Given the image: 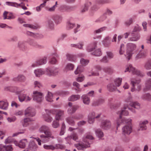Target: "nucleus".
Instances as JSON below:
<instances>
[{
	"label": "nucleus",
	"instance_id": "1",
	"mask_svg": "<svg viewBox=\"0 0 151 151\" xmlns=\"http://www.w3.org/2000/svg\"><path fill=\"white\" fill-rule=\"evenodd\" d=\"M39 131L41 133H44L45 134V135L42 134L40 136L42 142L43 143H46L48 142L50 138H51L52 139L54 138V137L52 136L50 128L47 126H42L39 128Z\"/></svg>",
	"mask_w": 151,
	"mask_h": 151
},
{
	"label": "nucleus",
	"instance_id": "2",
	"mask_svg": "<svg viewBox=\"0 0 151 151\" xmlns=\"http://www.w3.org/2000/svg\"><path fill=\"white\" fill-rule=\"evenodd\" d=\"M128 109L131 110L133 112H135V111L133 109L130 108L128 107V106L124 105V107L121 111L117 112V114L119 115V118L116 121V123L117 125V128L119 127L122 123H124L125 120L127 119L124 118L122 117V115L127 116L128 115V111L126 110Z\"/></svg>",
	"mask_w": 151,
	"mask_h": 151
},
{
	"label": "nucleus",
	"instance_id": "3",
	"mask_svg": "<svg viewBox=\"0 0 151 151\" xmlns=\"http://www.w3.org/2000/svg\"><path fill=\"white\" fill-rule=\"evenodd\" d=\"M93 139V137L91 135H87L83 138V142H80L78 144H76L75 146L79 150L88 147H90V145L92 143L91 140Z\"/></svg>",
	"mask_w": 151,
	"mask_h": 151
},
{
	"label": "nucleus",
	"instance_id": "4",
	"mask_svg": "<svg viewBox=\"0 0 151 151\" xmlns=\"http://www.w3.org/2000/svg\"><path fill=\"white\" fill-rule=\"evenodd\" d=\"M132 119H128L125 120L124 123H122L127 124L122 129V133L125 136L129 135L132 132Z\"/></svg>",
	"mask_w": 151,
	"mask_h": 151
},
{
	"label": "nucleus",
	"instance_id": "5",
	"mask_svg": "<svg viewBox=\"0 0 151 151\" xmlns=\"http://www.w3.org/2000/svg\"><path fill=\"white\" fill-rule=\"evenodd\" d=\"M27 90H24L18 92V98L20 102L24 101L28 102L31 100L32 98L27 93Z\"/></svg>",
	"mask_w": 151,
	"mask_h": 151
},
{
	"label": "nucleus",
	"instance_id": "6",
	"mask_svg": "<svg viewBox=\"0 0 151 151\" xmlns=\"http://www.w3.org/2000/svg\"><path fill=\"white\" fill-rule=\"evenodd\" d=\"M126 48V53L125 56L127 59L129 60L134 53V51L136 50L137 46L134 43H129L127 44Z\"/></svg>",
	"mask_w": 151,
	"mask_h": 151
},
{
	"label": "nucleus",
	"instance_id": "7",
	"mask_svg": "<svg viewBox=\"0 0 151 151\" xmlns=\"http://www.w3.org/2000/svg\"><path fill=\"white\" fill-rule=\"evenodd\" d=\"M127 71L132 73L133 75H135L140 77H143L144 76L143 73L135 69L131 64L127 66L124 72H126Z\"/></svg>",
	"mask_w": 151,
	"mask_h": 151
},
{
	"label": "nucleus",
	"instance_id": "8",
	"mask_svg": "<svg viewBox=\"0 0 151 151\" xmlns=\"http://www.w3.org/2000/svg\"><path fill=\"white\" fill-rule=\"evenodd\" d=\"M125 102L126 104L124 105L128 106V105L131 106L134 108L137 109H139L140 107L139 104L137 102H133L132 97L129 96L125 100Z\"/></svg>",
	"mask_w": 151,
	"mask_h": 151
},
{
	"label": "nucleus",
	"instance_id": "9",
	"mask_svg": "<svg viewBox=\"0 0 151 151\" xmlns=\"http://www.w3.org/2000/svg\"><path fill=\"white\" fill-rule=\"evenodd\" d=\"M140 81L139 80H131V84L132 85L133 87L131 88L132 92H134L135 91H140L141 89V86L139 84Z\"/></svg>",
	"mask_w": 151,
	"mask_h": 151
},
{
	"label": "nucleus",
	"instance_id": "10",
	"mask_svg": "<svg viewBox=\"0 0 151 151\" xmlns=\"http://www.w3.org/2000/svg\"><path fill=\"white\" fill-rule=\"evenodd\" d=\"M33 100L37 103L41 102L43 99V93L37 91H34L33 92Z\"/></svg>",
	"mask_w": 151,
	"mask_h": 151
},
{
	"label": "nucleus",
	"instance_id": "11",
	"mask_svg": "<svg viewBox=\"0 0 151 151\" xmlns=\"http://www.w3.org/2000/svg\"><path fill=\"white\" fill-rule=\"evenodd\" d=\"M46 73L49 76H55L58 74L59 70L57 68H47L46 70Z\"/></svg>",
	"mask_w": 151,
	"mask_h": 151
},
{
	"label": "nucleus",
	"instance_id": "12",
	"mask_svg": "<svg viewBox=\"0 0 151 151\" xmlns=\"http://www.w3.org/2000/svg\"><path fill=\"white\" fill-rule=\"evenodd\" d=\"M46 59V57H44L42 59L37 60L32 64L31 66L32 67L34 68L40 65L45 64L47 62Z\"/></svg>",
	"mask_w": 151,
	"mask_h": 151
},
{
	"label": "nucleus",
	"instance_id": "13",
	"mask_svg": "<svg viewBox=\"0 0 151 151\" xmlns=\"http://www.w3.org/2000/svg\"><path fill=\"white\" fill-rule=\"evenodd\" d=\"M46 114L43 115V118L44 120L47 122H50L52 120V117L50 116L49 114L53 113L52 111L49 110H46Z\"/></svg>",
	"mask_w": 151,
	"mask_h": 151
},
{
	"label": "nucleus",
	"instance_id": "14",
	"mask_svg": "<svg viewBox=\"0 0 151 151\" xmlns=\"http://www.w3.org/2000/svg\"><path fill=\"white\" fill-rule=\"evenodd\" d=\"M147 52L146 50H140L139 52L136 55V59L145 58L147 55Z\"/></svg>",
	"mask_w": 151,
	"mask_h": 151
},
{
	"label": "nucleus",
	"instance_id": "15",
	"mask_svg": "<svg viewBox=\"0 0 151 151\" xmlns=\"http://www.w3.org/2000/svg\"><path fill=\"white\" fill-rule=\"evenodd\" d=\"M72 104L71 102H69L68 104V106L70 107L68 110V114H72L74 113L79 108V106L78 105L72 106Z\"/></svg>",
	"mask_w": 151,
	"mask_h": 151
},
{
	"label": "nucleus",
	"instance_id": "16",
	"mask_svg": "<svg viewBox=\"0 0 151 151\" xmlns=\"http://www.w3.org/2000/svg\"><path fill=\"white\" fill-rule=\"evenodd\" d=\"M35 114V110L31 107H29L25 111V115L26 116L32 117Z\"/></svg>",
	"mask_w": 151,
	"mask_h": 151
},
{
	"label": "nucleus",
	"instance_id": "17",
	"mask_svg": "<svg viewBox=\"0 0 151 151\" xmlns=\"http://www.w3.org/2000/svg\"><path fill=\"white\" fill-rule=\"evenodd\" d=\"M111 125L110 122L108 120L103 121L101 124V127L103 129H109Z\"/></svg>",
	"mask_w": 151,
	"mask_h": 151
},
{
	"label": "nucleus",
	"instance_id": "18",
	"mask_svg": "<svg viewBox=\"0 0 151 151\" xmlns=\"http://www.w3.org/2000/svg\"><path fill=\"white\" fill-rule=\"evenodd\" d=\"M148 123L147 120L141 121L139 123V128L138 130H144L147 129L146 125Z\"/></svg>",
	"mask_w": 151,
	"mask_h": 151
},
{
	"label": "nucleus",
	"instance_id": "19",
	"mask_svg": "<svg viewBox=\"0 0 151 151\" xmlns=\"http://www.w3.org/2000/svg\"><path fill=\"white\" fill-rule=\"evenodd\" d=\"M14 143L17 146H18L19 147L21 148H24L26 145V143L27 142V140L24 139L21 140L19 142H18L17 141H14Z\"/></svg>",
	"mask_w": 151,
	"mask_h": 151
},
{
	"label": "nucleus",
	"instance_id": "20",
	"mask_svg": "<svg viewBox=\"0 0 151 151\" xmlns=\"http://www.w3.org/2000/svg\"><path fill=\"white\" fill-rule=\"evenodd\" d=\"M4 19H14L15 18V16L12 13H8L5 12L3 14Z\"/></svg>",
	"mask_w": 151,
	"mask_h": 151
},
{
	"label": "nucleus",
	"instance_id": "21",
	"mask_svg": "<svg viewBox=\"0 0 151 151\" xmlns=\"http://www.w3.org/2000/svg\"><path fill=\"white\" fill-rule=\"evenodd\" d=\"M26 42L24 41H19L17 43V47L20 49L25 50L27 49V47L26 45Z\"/></svg>",
	"mask_w": 151,
	"mask_h": 151
},
{
	"label": "nucleus",
	"instance_id": "22",
	"mask_svg": "<svg viewBox=\"0 0 151 151\" xmlns=\"http://www.w3.org/2000/svg\"><path fill=\"white\" fill-rule=\"evenodd\" d=\"M151 90V78L147 80L145 83V86L144 88V91Z\"/></svg>",
	"mask_w": 151,
	"mask_h": 151
},
{
	"label": "nucleus",
	"instance_id": "23",
	"mask_svg": "<svg viewBox=\"0 0 151 151\" xmlns=\"http://www.w3.org/2000/svg\"><path fill=\"white\" fill-rule=\"evenodd\" d=\"M76 8V6H63L61 7V9L64 11H67L68 12H70L73 11Z\"/></svg>",
	"mask_w": 151,
	"mask_h": 151
},
{
	"label": "nucleus",
	"instance_id": "24",
	"mask_svg": "<svg viewBox=\"0 0 151 151\" xmlns=\"http://www.w3.org/2000/svg\"><path fill=\"white\" fill-rule=\"evenodd\" d=\"M71 139H73L75 141L77 140L78 139V137L77 134L76 133H74L70 136H68L65 138L66 140L67 141L68 143H70V140Z\"/></svg>",
	"mask_w": 151,
	"mask_h": 151
},
{
	"label": "nucleus",
	"instance_id": "25",
	"mask_svg": "<svg viewBox=\"0 0 151 151\" xmlns=\"http://www.w3.org/2000/svg\"><path fill=\"white\" fill-rule=\"evenodd\" d=\"M64 115V111H63L60 110H58L57 111L55 119L56 120H59L61 119V117Z\"/></svg>",
	"mask_w": 151,
	"mask_h": 151
},
{
	"label": "nucleus",
	"instance_id": "26",
	"mask_svg": "<svg viewBox=\"0 0 151 151\" xmlns=\"http://www.w3.org/2000/svg\"><path fill=\"white\" fill-rule=\"evenodd\" d=\"M26 80L25 77L22 75H19L17 77L13 78V80L15 81L24 82Z\"/></svg>",
	"mask_w": 151,
	"mask_h": 151
},
{
	"label": "nucleus",
	"instance_id": "27",
	"mask_svg": "<svg viewBox=\"0 0 151 151\" xmlns=\"http://www.w3.org/2000/svg\"><path fill=\"white\" fill-rule=\"evenodd\" d=\"M8 106V103L6 101H0V108L6 110Z\"/></svg>",
	"mask_w": 151,
	"mask_h": 151
},
{
	"label": "nucleus",
	"instance_id": "28",
	"mask_svg": "<svg viewBox=\"0 0 151 151\" xmlns=\"http://www.w3.org/2000/svg\"><path fill=\"white\" fill-rule=\"evenodd\" d=\"M34 72L36 76L37 77H40L45 73V71L42 69H38L35 70Z\"/></svg>",
	"mask_w": 151,
	"mask_h": 151
},
{
	"label": "nucleus",
	"instance_id": "29",
	"mask_svg": "<svg viewBox=\"0 0 151 151\" xmlns=\"http://www.w3.org/2000/svg\"><path fill=\"white\" fill-rule=\"evenodd\" d=\"M101 115V113H98L96 111H92L89 113L88 116L94 119H98L100 117Z\"/></svg>",
	"mask_w": 151,
	"mask_h": 151
},
{
	"label": "nucleus",
	"instance_id": "30",
	"mask_svg": "<svg viewBox=\"0 0 151 151\" xmlns=\"http://www.w3.org/2000/svg\"><path fill=\"white\" fill-rule=\"evenodd\" d=\"M78 118L77 117L74 116L73 117H69L67 118L66 119L67 122L69 124L71 125H74L75 122L74 119H77Z\"/></svg>",
	"mask_w": 151,
	"mask_h": 151
},
{
	"label": "nucleus",
	"instance_id": "31",
	"mask_svg": "<svg viewBox=\"0 0 151 151\" xmlns=\"http://www.w3.org/2000/svg\"><path fill=\"white\" fill-rule=\"evenodd\" d=\"M45 99L46 100L48 101L52 102L53 101V94L52 93L48 92L45 97Z\"/></svg>",
	"mask_w": 151,
	"mask_h": 151
},
{
	"label": "nucleus",
	"instance_id": "32",
	"mask_svg": "<svg viewBox=\"0 0 151 151\" xmlns=\"http://www.w3.org/2000/svg\"><path fill=\"white\" fill-rule=\"evenodd\" d=\"M53 19L55 23L58 24L61 22L62 17L60 16L56 15L53 16Z\"/></svg>",
	"mask_w": 151,
	"mask_h": 151
},
{
	"label": "nucleus",
	"instance_id": "33",
	"mask_svg": "<svg viewBox=\"0 0 151 151\" xmlns=\"http://www.w3.org/2000/svg\"><path fill=\"white\" fill-rule=\"evenodd\" d=\"M140 38V35L138 33H137L134 35H132V36L130 37L129 39L132 41H136L138 40Z\"/></svg>",
	"mask_w": 151,
	"mask_h": 151
},
{
	"label": "nucleus",
	"instance_id": "34",
	"mask_svg": "<svg viewBox=\"0 0 151 151\" xmlns=\"http://www.w3.org/2000/svg\"><path fill=\"white\" fill-rule=\"evenodd\" d=\"M84 104L88 105L90 102V99L86 95H83L81 97Z\"/></svg>",
	"mask_w": 151,
	"mask_h": 151
},
{
	"label": "nucleus",
	"instance_id": "35",
	"mask_svg": "<svg viewBox=\"0 0 151 151\" xmlns=\"http://www.w3.org/2000/svg\"><path fill=\"white\" fill-rule=\"evenodd\" d=\"M108 90L110 92H113L116 89V86L114 85L113 83H110L107 86Z\"/></svg>",
	"mask_w": 151,
	"mask_h": 151
},
{
	"label": "nucleus",
	"instance_id": "36",
	"mask_svg": "<svg viewBox=\"0 0 151 151\" xmlns=\"http://www.w3.org/2000/svg\"><path fill=\"white\" fill-rule=\"evenodd\" d=\"M28 147L31 150H35L37 148V146L34 142L32 141L30 142Z\"/></svg>",
	"mask_w": 151,
	"mask_h": 151
},
{
	"label": "nucleus",
	"instance_id": "37",
	"mask_svg": "<svg viewBox=\"0 0 151 151\" xmlns=\"http://www.w3.org/2000/svg\"><path fill=\"white\" fill-rule=\"evenodd\" d=\"M144 68L147 70L151 69V60H147L144 65Z\"/></svg>",
	"mask_w": 151,
	"mask_h": 151
},
{
	"label": "nucleus",
	"instance_id": "38",
	"mask_svg": "<svg viewBox=\"0 0 151 151\" xmlns=\"http://www.w3.org/2000/svg\"><path fill=\"white\" fill-rule=\"evenodd\" d=\"M142 99L149 101H151V95L149 93H145L142 97Z\"/></svg>",
	"mask_w": 151,
	"mask_h": 151
},
{
	"label": "nucleus",
	"instance_id": "39",
	"mask_svg": "<svg viewBox=\"0 0 151 151\" xmlns=\"http://www.w3.org/2000/svg\"><path fill=\"white\" fill-rule=\"evenodd\" d=\"M80 97L79 95H73L68 98V100L69 101H75L79 99Z\"/></svg>",
	"mask_w": 151,
	"mask_h": 151
},
{
	"label": "nucleus",
	"instance_id": "40",
	"mask_svg": "<svg viewBox=\"0 0 151 151\" xmlns=\"http://www.w3.org/2000/svg\"><path fill=\"white\" fill-rule=\"evenodd\" d=\"M96 133L97 136L99 138H101L103 137L104 134L102 131L99 129H97L96 130Z\"/></svg>",
	"mask_w": 151,
	"mask_h": 151
},
{
	"label": "nucleus",
	"instance_id": "41",
	"mask_svg": "<svg viewBox=\"0 0 151 151\" xmlns=\"http://www.w3.org/2000/svg\"><path fill=\"white\" fill-rule=\"evenodd\" d=\"M109 2L107 0H96L95 3L98 5H103Z\"/></svg>",
	"mask_w": 151,
	"mask_h": 151
},
{
	"label": "nucleus",
	"instance_id": "42",
	"mask_svg": "<svg viewBox=\"0 0 151 151\" xmlns=\"http://www.w3.org/2000/svg\"><path fill=\"white\" fill-rule=\"evenodd\" d=\"M32 121L29 118H25L23 123V125L24 127H26L28 125L29 122Z\"/></svg>",
	"mask_w": 151,
	"mask_h": 151
},
{
	"label": "nucleus",
	"instance_id": "43",
	"mask_svg": "<svg viewBox=\"0 0 151 151\" xmlns=\"http://www.w3.org/2000/svg\"><path fill=\"white\" fill-rule=\"evenodd\" d=\"M83 44L82 42H80L78 44H71V46L72 47H74L79 49H82L83 46Z\"/></svg>",
	"mask_w": 151,
	"mask_h": 151
},
{
	"label": "nucleus",
	"instance_id": "44",
	"mask_svg": "<svg viewBox=\"0 0 151 151\" xmlns=\"http://www.w3.org/2000/svg\"><path fill=\"white\" fill-rule=\"evenodd\" d=\"M29 44L30 45L36 47H39L40 48H42L43 47V46L38 45L36 42L33 41H31L29 42Z\"/></svg>",
	"mask_w": 151,
	"mask_h": 151
},
{
	"label": "nucleus",
	"instance_id": "45",
	"mask_svg": "<svg viewBox=\"0 0 151 151\" xmlns=\"http://www.w3.org/2000/svg\"><path fill=\"white\" fill-rule=\"evenodd\" d=\"M6 3L7 5L13 6L16 7H18L19 6H21V4H18L15 2H6Z\"/></svg>",
	"mask_w": 151,
	"mask_h": 151
},
{
	"label": "nucleus",
	"instance_id": "46",
	"mask_svg": "<svg viewBox=\"0 0 151 151\" xmlns=\"http://www.w3.org/2000/svg\"><path fill=\"white\" fill-rule=\"evenodd\" d=\"M122 79L121 78H116L114 80V83L116 85L115 86H116V87L117 86L119 87L121 85L122 82Z\"/></svg>",
	"mask_w": 151,
	"mask_h": 151
},
{
	"label": "nucleus",
	"instance_id": "47",
	"mask_svg": "<svg viewBox=\"0 0 151 151\" xmlns=\"http://www.w3.org/2000/svg\"><path fill=\"white\" fill-rule=\"evenodd\" d=\"M83 67L82 66H78L76 70L75 71V73L77 74L78 73L83 72Z\"/></svg>",
	"mask_w": 151,
	"mask_h": 151
},
{
	"label": "nucleus",
	"instance_id": "48",
	"mask_svg": "<svg viewBox=\"0 0 151 151\" xmlns=\"http://www.w3.org/2000/svg\"><path fill=\"white\" fill-rule=\"evenodd\" d=\"M104 101V99H100L98 100L93 102V105L94 106H98L103 103Z\"/></svg>",
	"mask_w": 151,
	"mask_h": 151
},
{
	"label": "nucleus",
	"instance_id": "49",
	"mask_svg": "<svg viewBox=\"0 0 151 151\" xmlns=\"http://www.w3.org/2000/svg\"><path fill=\"white\" fill-rule=\"evenodd\" d=\"M43 147L45 149L47 150H55L54 145H44L43 146Z\"/></svg>",
	"mask_w": 151,
	"mask_h": 151
},
{
	"label": "nucleus",
	"instance_id": "50",
	"mask_svg": "<svg viewBox=\"0 0 151 151\" xmlns=\"http://www.w3.org/2000/svg\"><path fill=\"white\" fill-rule=\"evenodd\" d=\"M67 59L70 61H74L75 60V56L73 55L68 54L66 55Z\"/></svg>",
	"mask_w": 151,
	"mask_h": 151
},
{
	"label": "nucleus",
	"instance_id": "51",
	"mask_svg": "<svg viewBox=\"0 0 151 151\" xmlns=\"http://www.w3.org/2000/svg\"><path fill=\"white\" fill-rule=\"evenodd\" d=\"M106 29V27H104L101 28L97 30H95L94 32V34H98L101 32L105 30Z\"/></svg>",
	"mask_w": 151,
	"mask_h": 151
},
{
	"label": "nucleus",
	"instance_id": "52",
	"mask_svg": "<svg viewBox=\"0 0 151 151\" xmlns=\"http://www.w3.org/2000/svg\"><path fill=\"white\" fill-rule=\"evenodd\" d=\"M97 44V42H94L93 43V47L92 48H91V45H89L88 46L87 48V50L88 52H91L93 50V49L95 48Z\"/></svg>",
	"mask_w": 151,
	"mask_h": 151
},
{
	"label": "nucleus",
	"instance_id": "53",
	"mask_svg": "<svg viewBox=\"0 0 151 151\" xmlns=\"http://www.w3.org/2000/svg\"><path fill=\"white\" fill-rule=\"evenodd\" d=\"M54 148L55 149H63L65 148V146L63 145L60 144H56L54 145Z\"/></svg>",
	"mask_w": 151,
	"mask_h": 151
},
{
	"label": "nucleus",
	"instance_id": "54",
	"mask_svg": "<svg viewBox=\"0 0 151 151\" xmlns=\"http://www.w3.org/2000/svg\"><path fill=\"white\" fill-rule=\"evenodd\" d=\"M92 54L96 56H99L101 55V50L98 49L92 53Z\"/></svg>",
	"mask_w": 151,
	"mask_h": 151
},
{
	"label": "nucleus",
	"instance_id": "55",
	"mask_svg": "<svg viewBox=\"0 0 151 151\" xmlns=\"http://www.w3.org/2000/svg\"><path fill=\"white\" fill-rule=\"evenodd\" d=\"M75 26V24L69 22L67 23V28L68 29H73Z\"/></svg>",
	"mask_w": 151,
	"mask_h": 151
},
{
	"label": "nucleus",
	"instance_id": "56",
	"mask_svg": "<svg viewBox=\"0 0 151 151\" xmlns=\"http://www.w3.org/2000/svg\"><path fill=\"white\" fill-rule=\"evenodd\" d=\"M74 67V65L73 64L71 63H68L67 65L65 70H73Z\"/></svg>",
	"mask_w": 151,
	"mask_h": 151
},
{
	"label": "nucleus",
	"instance_id": "57",
	"mask_svg": "<svg viewBox=\"0 0 151 151\" xmlns=\"http://www.w3.org/2000/svg\"><path fill=\"white\" fill-rule=\"evenodd\" d=\"M125 48L124 44H122L120 46L119 50V53L120 55H122L124 52Z\"/></svg>",
	"mask_w": 151,
	"mask_h": 151
},
{
	"label": "nucleus",
	"instance_id": "58",
	"mask_svg": "<svg viewBox=\"0 0 151 151\" xmlns=\"http://www.w3.org/2000/svg\"><path fill=\"white\" fill-rule=\"evenodd\" d=\"M47 26L51 29H52L54 27V24L53 22L51 20L47 21Z\"/></svg>",
	"mask_w": 151,
	"mask_h": 151
},
{
	"label": "nucleus",
	"instance_id": "59",
	"mask_svg": "<svg viewBox=\"0 0 151 151\" xmlns=\"http://www.w3.org/2000/svg\"><path fill=\"white\" fill-rule=\"evenodd\" d=\"M23 26L25 27H28L34 29H36L37 28L36 26L29 24H24L23 25Z\"/></svg>",
	"mask_w": 151,
	"mask_h": 151
},
{
	"label": "nucleus",
	"instance_id": "60",
	"mask_svg": "<svg viewBox=\"0 0 151 151\" xmlns=\"http://www.w3.org/2000/svg\"><path fill=\"white\" fill-rule=\"evenodd\" d=\"M13 148L12 145H5V151H13Z\"/></svg>",
	"mask_w": 151,
	"mask_h": 151
},
{
	"label": "nucleus",
	"instance_id": "61",
	"mask_svg": "<svg viewBox=\"0 0 151 151\" xmlns=\"http://www.w3.org/2000/svg\"><path fill=\"white\" fill-rule=\"evenodd\" d=\"M103 70L104 72L108 73H111L112 70L109 67H106L103 68Z\"/></svg>",
	"mask_w": 151,
	"mask_h": 151
},
{
	"label": "nucleus",
	"instance_id": "62",
	"mask_svg": "<svg viewBox=\"0 0 151 151\" xmlns=\"http://www.w3.org/2000/svg\"><path fill=\"white\" fill-rule=\"evenodd\" d=\"M73 85L74 86L76 87L77 88V89H76V90L77 91V92H79L81 90L79 88L80 85L79 84L76 82H74L73 83Z\"/></svg>",
	"mask_w": 151,
	"mask_h": 151
},
{
	"label": "nucleus",
	"instance_id": "63",
	"mask_svg": "<svg viewBox=\"0 0 151 151\" xmlns=\"http://www.w3.org/2000/svg\"><path fill=\"white\" fill-rule=\"evenodd\" d=\"M80 62L82 65H85L88 64L89 62V60L82 58Z\"/></svg>",
	"mask_w": 151,
	"mask_h": 151
},
{
	"label": "nucleus",
	"instance_id": "64",
	"mask_svg": "<svg viewBox=\"0 0 151 151\" xmlns=\"http://www.w3.org/2000/svg\"><path fill=\"white\" fill-rule=\"evenodd\" d=\"M35 87H37L39 88H40L42 86V85L41 83L38 81H35L34 83Z\"/></svg>",
	"mask_w": 151,
	"mask_h": 151
}]
</instances>
